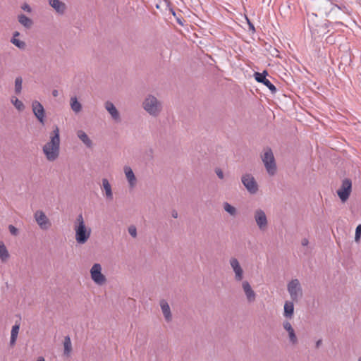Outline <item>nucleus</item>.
<instances>
[{"label": "nucleus", "mask_w": 361, "mask_h": 361, "mask_svg": "<svg viewBox=\"0 0 361 361\" xmlns=\"http://www.w3.org/2000/svg\"><path fill=\"white\" fill-rule=\"evenodd\" d=\"M46 159L49 161H55L59 156L60 152V134L59 129L55 127L50 135V140L42 148Z\"/></svg>", "instance_id": "nucleus-1"}, {"label": "nucleus", "mask_w": 361, "mask_h": 361, "mask_svg": "<svg viewBox=\"0 0 361 361\" xmlns=\"http://www.w3.org/2000/svg\"><path fill=\"white\" fill-rule=\"evenodd\" d=\"M76 242L80 245L85 244L90 238L92 230L85 225L82 215L77 216L74 227Z\"/></svg>", "instance_id": "nucleus-2"}, {"label": "nucleus", "mask_w": 361, "mask_h": 361, "mask_svg": "<svg viewBox=\"0 0 361 361\" xmlns=\"http://www.w3.org/2000/svg\"><path fill=\"white\" fill-rule=\"evenodd\" d=\"M143 109L152 116H157L162 109V104L157 97L153 95H149L144 100Z\"/></svg>", "instance_id": "nucleus-3"}, {"label": "nucleus", "mask_w": 361, "mask_h": 361, "mask_svg": "<svg viewBox=\"0 0 361 361\" xmlns=\"http://www.w3.org/2000/svg\"><path fill=\"white\" fill-rule=\"evenodd\" d=\"M262 161L269 175H274L276 171V166L273 152L271 149L267 148L262 157Z\"/></svg>", "instance_id": "nucleus-4"}, {"label": "nucleus", "mask_w": 361, "mask_h": 361, "mask_svg": "<svg viewBox=\"0 0 361 361\" xmlns=\"http://www.w3.org/2000/svg\"><path fill=\"white\" fill-rule=\"evenodd\" d=\"M287 289L293 301H297L302 296V288L298 279L291 280L288 283Z\"/></svg>", "instance_id": "nucleus-5"}, {"label": "nucleus", "mask_w": 361, "mask_h": 361, "mask_svg": "<svg viewBox=\"0 0 361 361\" xmlns=\"http://www.w3.org/2000/svg\"><path fill=\"white\" fill-rule=\"evenodd\" d=\"M90 275L92 281L99 286H102L106 282V279L102 273V266L99 263L93 264L90 269Z\"/></svg>", "instance_id": "nucleus-6"}, {"label": "nucleus", "mask_w": 361, "mask_h": 361, "mask_svg": "<svg viewBox=\"0 0 361 361\" xmlns=\"http://www.w3.org/2000/svg\"><path fill=\"white\" fill-rule=\"evenodd\" d=\"M352 190V183L349 179H345L342 182L341 188L338 190L337 194L343 202L348 199Z\"/></svg>", "instance_id": "nucleus-7"}, {"label": "nucleus", "mask_w": 361, "mask_h": 361, "mask_svg": "<svg viewBox=\"0 0 361 361\" xmlns=\"http://www.w3.org/2000/svg\"><path fill=\"white\" fill-rule=\"evenodd\" d=\"M242 183L247 191L255 194L258 190V185L255 178L250 174H245L242 177Z\"/></svg>", "instance_id": "nucleus-8"}, {"label": "nucleus", "mask_w": 361, "mask_h": 361, "mask_svg": "<svg viewBox=\"0 0 361 361\" xmlns=\"http://www.w3.org/2000/svg\"><path fill=\"white\" fill-rule=\"evenodd\" d=\"M254 218L259 228L261 231H264L267 228L268 224V221L265 212L261 209H257L255 212Z\"/></svg>", "instance_id": "nucleus-9"}, {"label": "nucleus", "mask_w": 361, "mask_h": 361, "mask_svg": "<svg viewBox=\"0 0 361 361\" xmlns=\"http://www.w3.org/2000/svg\"><path fill=\"white\" fill-rule=\"evenodd\" d=\"M34 218L39 228L42 230H47L51 226L50 221L42 211H37L34 214Z\"/></svg>", "instance_id": "nucleus-10"}, {"label": "nucleus", "mask_w": 361, "mask_h": 361, "mask_svg": "<svg viewBox=\"0 0 361 361\" xmlns=\"http://www.w3.org/2000/svg\"><path fill=\"white\" fill-rule=\"evenodd\" d=\"M32 109L37 120L44 125L45 122V111L43 106L40 102L35 100L32 104Z\"/></svg>", "instance_id": "nucleus-11"}, {"label": "nucleus", "mask_w": 361, "mask_h": 361, "mask_svg": "<svg viewBox=\"0 0 361 361\" xmlns=\"http://www.w3.org/2000/svg\"><path fill=\"white\" fill-rule=\"evenodd\" d=\"M230 265L235 274V280L241 281L243 279V269L241 267L238 260L235 257H231L229 260Z\"/></svg>", "instance_id": "nucleus-12"}, {"label": "nucleus", "mask_w": 361, "mask_h": 361, "mask_svg": "<svg viewBox=\"0 0 361 361\" xmlns=\"http://www.w3.org/2000/svg\"><path fill=\"white\" fill-rule=\"evenodd\" d=\"M267 72L264 71L263 73H255V80L264 84L266 87L269 88V90L271 92V93H275L276 92V87L269 81V79L266 78Z\"/></svg>", "instance_id": "nucleus-13"}, {"label": "nucleus", "mask_w": 361, "mask_h": 361, "mask_svg": "<svg viewBox=\"0 0 361 361\" xmlns=\"http://www.w3.org/2000/svg\"><path fill=\"white\" fill-rule=\"evenodd\" d=\"M242 288L246 295L247 300L249 302H254L256 298V294L252 290L250 283L247 281H244L242 283Z\"/></svg>", "instance_id": "nucleus-14"}, {"label": "nucleus", "mask_w": 361, "mask_h": 361, "mask_svg": "<svg viewBox=\"0 0 361 361\" xmlns=\"http://www.w3.org/2000/svg\"><path fill=\"white\" fill-rule=\"evenodd\" d=\"M159 304L166 322H171L172 321V314L169 303L165 300H161Z\"/></svg>", "instance_id": "nucleus-15"}, {"label": "nucleus", "mask_w": 361, "mask_h": 361, "mask_svg": "<svg viewBox=\"0 0 361 361\" xmlns=\"http://www.w3.org/2000/svg\"><path fill=\"white\" fill-rule=\"evenodd\" d=\"M104 106H105V109L109 113L111 118L115 121H120V120H121L120 114H119V112L118 111L117 109L114 106V104L112 102L108 101L105 103Z\"/></svg>", "instance_id": "nucleus-16"}, {"label": "nucleus", "mask_w": 361, "mask_h": 361, "mask_svg": "<svg viewBox=\"0 0 361 361\" xmlns=\"http://www.w3.org/2000/svg\"><path fill=\"white\" fill-rule=\"evenodd\" d=\"M123 171L130 187L133 188L136 185L137 180L132 169L128 166H125Z\"/></svg>", "instance_id": "nucleus-17"}, {"label": "nucleus", "mask_w": 361, "mask_h": 361, "mask_svg": "<svg viewBox=\"0 0 361 361\" xmlns=\"http://www.w3.org/2000/svg\"><path fill=\"white\" fill-rule=\"evenodd\" d=\"M283 326L284 329L288 333L290 342L293 344H295L298 341V339L291 324L288 321H285L283 323Z\"/></svg>", "instance_id": "nucleus-18"}, {"label": "nucleus", "mask_w": 361, "mask_h": 361, "mask_svg": "<svg viewBox=\"0 0 361 361\" xmlns=\"http://www.w3.org/2000/svg\"><path fill=\"white\" fill-rule=\"evenodd\" d=\"M49 5L59 14H63L66 10V4L59 0H49Z\"/></svg>", "instance_id": "nucleus-19"}, {"label": "nucleus", "mask_w": 361, "mask_h": 361, "mask_svg": "<svg viewBox=\"0 0 361 361\" xmlns=\"http://www.w3.org/2000/svg\"><path fill=\"white\" fill-rule=\"evenodd\" d=\"M102 190H104L105 197H106V200H113V192H112L111 185L106 178L102 179Z\"/></svg>", "instance_id": "nucleus-20"}, {"label": "nucleus", "mask_w": 361, "mask_h": 361, "mask_svg": "<svg viewBox=\"0 0 361 361\" xmlns=\"http://www.w3.org/2000/svg\"><path fill=\"white\" fill-rule=\"evenodd\" d=\"M294 313V305L291 301H286L284 304L283 315L286 318L291 319Z\"/></svg>", "instance_id": "nucleus-21"}, {"label": "nucleus", "mask_w": 361, "mask_h": 361, "mask_svg": "<svg viewBox=\"0 0 361 361\" xmlns=\"http://www.w3.org/2000/svg\"><path fill=\"white\" fill-rule=\"evenodd\" d=\"M78 138L87 147H92V142L88 135L84 131L80 130L77 132Z\"/></svg>", "instance_id": "nucleus-22"}, {"label": "nucleus", "mask_w": 361, "mask_h": 361, "mask_svg": "<svg viewBox=\"0 0 361 361\" xmlns=\"http://www.w3.org/2000/svg\"><path fill=\"white\" fill-rule=\"evenodd\" d=\"M19 23L26 28H30L32 25V20L24 14H20L18 17Z\"/></svg>", "instance_id": "nucleus-23"}, {"label": "nucleus", "mask_w": 361, "mask_h": 361, "mask_svg": "<svg viewBox=\"0 0 361 361\" xmlns=\"http://www.w3.org/2000/svg\"><path fill=\"white\" fill-rule=\"evenodd\" d=\"M70 105H71V109L75 112V113H79L81 109H82V105L78 101V99L76 97H72L71 98V102H70Z\"/></svg>", "instance_id": "nucleus-24"}, {"label": "nucleus", "mask_w": 361, "mask_h": 361, "mask_svg": "<svg viewBox=\"0 0 361 361\" xmlns=\"http://www.w3.org/2000/svg\"><path fill=\"white\" fill-rule=\"evenodd\" d=\"M19 325L16 324L13 326L11 329V339H10V344L11 345H13L16 343L18 331H19Z\"/></svg>", "instance_id": "nucleus-25"}, {"label": "nucleus", "mask_w": 361, "mask_h": 361, "mask_svg": "<svg viewBox=\"0 0 361 361\" xmlns=\"http://www.w3.org/2000/svg\"><path fill=\"white\" fill-rule=\"evenodd\" d=\"M9 257L7 248L3 243H0V259L2 262H6Z\"/></svg>", "instance_id": "nucleus-26"}, {"label": "nucleus", "mask_w": 361, "mask_h": 361, "mask_svg": "<svg viewBox=\"0 0 361 361\" xmlns=\"http://www.w3.org/2000/svg\"><path fill=\"white\" fill-rule=\"evenodd\" d=\"M64 354L68 355L72 350L71 341L69 336H66L63 342Z\"/></svg>", "instance_id": "nucleus-27"}, {"label": "nucleus", "mask_w": 361, "mask_h": 361, "mask_svg": "<svg viewBox=\"0 0 361 361\" xmlns=\"http://www.w3.org/2000/svg\"><path fill=\"white\" fill-rule=\"evenodd\" d=\"M224 209L226 212L233 216H235L237 214L236 208L230 204L228 202L224 203Z\"/></svg>", "instance_id": "nucleus-28"}, {"label": "nucleus", "mask_w": 361, "mask_h": 361, "mask_svg": "<svg viewBox=\"0 0 361 361\" xmlns=\"http://www.w3.org/2000/svg\"><path fill=\"white\" fill-rule=\"evenodd\" d=\"M11 102L18 111H23L24 109L25 106L23 103L18 98L13 97L11 98Z\"/></svg>", "instance_id": "nucleus-29"}, {"label": "nucleus", "mask_w": 361, "mask_h": 361, "mask_svg": "<svg viewBox=\"0 0 361 361\" xmlns=\"http://www.w3.org/2000/svg\"><path fill=\"white\" fill-rule=\"evenodd\" d=\"M23 80L20 77H18L15 80V92L16 94H19L22 90Z\"/></svg>", "instance_id": "nucleus-30"}, {"label": "nucleus", "mask_w": 361, "mask_h": 361, "mask_svg": "<svg viewBox=\"0 0 361 361\" xmlns=\"http://www.w3.org/2000/svg\"><path fill=\"white\" fill-rule=\"evenodd\" d=\"M11 42L19 49H23L25 47V43L23 41L18 39L17 38L12 37Z\"/></svg>", "instance_id": "nucleus-31"}, {"label": "nucleus", "mask_w": 361, "mask_h": 361, "mask_svg": "<svg viewBox=\"0 0 361 361\" xmlns=\"http://www.w3.org/2000/svg\"><path fill=\"white\" fill-rule=\"evenodd\" d=\"M331 3L334 7H336L339 10L342 11L344 13L348 14V15L350 14V11L346 6H345L343 4L338 5L336 4H334L332 1Z\"/></svg>", "instance_id": "nucleus-32"}, {"label": "nucleus", "mask_w": 361, "mask_h": 361, "mask_svg": "<svg viewBox=\"0 0 361 361\" xmlns=\"http://www.w3.org/2000/svg\"><path fill=\"white\" fill-rule=\"evenodd\" d=\"M361 235V224H359L355 230V239L356 241H358Z\"/></svg>", "instance_id": "nucleus-33"}, {"label": "nucleus", "mask_w": 361, "mask_h": 361, "mask_svg": "<svg viewBox=\"0 0 361 361\" xmlns=\"http://www.w3.org/2000/svg\"><path fill=\"white\" fill-rule=\"evenodd\" d=\"M128 233L133 238L136 237V235H137V229H136V228L135 226H130L128 228Z\"/></svg>", "instance_id": "nucleus-34"}, {"label": "nucleus", "mask_w": 361, "mask_h": 361, "mask_svg": "<svg viewBox=\"0 0 361 361\" xmlns=\"http://www.w3.org/2000/svg\"><path fill=\"white\" fill-rule=\"evenodd\" d=\"M8 229H9V231L10 233L13 235H17L18 234V230L17 228H16L13 225H9L8 226Z\"/></svg>", "instance_id": "nucleus-35"}, {"label": "nucleus", "mask_w": 361, "mask_h": 361, "mask_svg": "<svg viewBox=\"0 0 361 361\" xmlns=\"http://www.w3.org/2000/svg\"><path fill=\"white\" fill-rule=\"evenodd\" d=\"M21 8L28 13H30L32 11V8L31 7L27 4H24L22 6H21Z\"/></svg>", "instance_id": "nucleus-36"}, {"label": "nucleus", "mask_w": 361, "mask_h": 361, "mask_svg": "<svg viewBox=\"0 0 361 361\" xmlns=\"http://www.w3.org/2000/svg\"><path fill=\"white\" fill-rule=\"evenodd\" d=\"M216 173L220 179L224 178V173L220 169H216Z\"/></svg>", "instance_id": "nucleus-37"}, {"label": "nucleus", "mask_w": 361, "mask_h": 361, "mask_svg": "<svg viewBox=\"0 0 361 361\" xmlns=\"http://www.w3.org/2000/svg\"><path fill=\"white\" fill-rule=\"evenodd\" d=\"M301 244L302 246H307L309 244V240L307 238H303L301 241Z\"/></svg>", "instance_id": "nucleus-38"}, {"label": "nucleus", "mask_w": 361, "mask_h": 361, "mask_svg": "<svg viewBox=\"0 0 361 361\" xmlns=\"http://www.w3.org/2000/svg\"><path fill=\"white\" fill-rule=\"evenodd\" d=\"M171 215L175 219L178 218V212L175 210L172 212Z\"/></svg>", "instance_id": "nucleus-39"}, {"label": "nucleus", "mask_w": 361, "mask_h": 361, "mask_svg": "<svg viewBox=\"0 0 361 361\" xmlns=\"http://www.w3.org/2000/svg\"><path fill=\"white\" fill-rule=\"evenodd\" d=\"M52 95H53L54 97H57V96L59 95V92H58V90H54L52 91Z\"/></svg>", "instance_id": "nucleus-40"}, {"label": "nucleus", "mask_w": 361, "mask_h": 361, "mask_svg": "<svg viewBox=\"0 0 361 361\" xmlns=\"http://www.w3.org/2000/svg\"><path fill=\"white\" fill-rule=\"evenodd\" d=\"M322 343V340H319L316 343V346L318 348Z\"/></svg>", "instance_id": "nucleus-41"}, {"label": "nucleus", "mask_w": 361, "mask_h": 361, "mask_svg": "<svg viewBox=\"0 0 361 361\" xmlns=\"http://www.w3.org/2000/svg\"><path fill=\"white\" fill-rule=\"evenodd\" d=\"M19 35H20V33H19L18 32H16L13 34V37L16 38V37H18Z\"/></svg>", "instance_id": "nucleus-42"}, {"label": "nucleus", "mask_w": 361, "mask_h": 361, "mask_svg": "<svg viewBox=\"0 0 361 361\" xmlns=\"http://www.w3.org/2000/svg\"><path fill=\"white\" fill-rule=\"evenodd\" d=\"M37 361H45L44 358L42 357H39Z\"/></svg>", "instance_id": "nucleus-43"}, {"label": "nucleus", "mask_w": 361, "mask_h": 361, "mask_svg": "<svg viewBox=\"0 0 361 361\" xmlns=\"http://www.w3.org/2000/svg\"><path fill=\"white\" fill-rule=\"evenodd\" d=\"M358 361H361V356L358 358Z\"/></svg>", "instance_id": "nucleus-44"}]
</instances>
